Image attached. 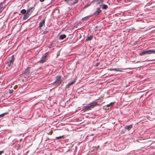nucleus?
Instances as JSON below:
<instances>
[{
    "instance_id": "19",
    "label": "nucleus",
    "mask_w": 155,
    "mask_h": 155,
    "mask_svg": "<svg viewBox=\"0 0 155 155\" xmlns=\"http://www.w3.org/2000/svg\"><path fill=\"white\" fill-rule=\"evenodd\" d=\"M75 82V81L74 80L73 81H72L71 82H70V83H69L68 84V85H67V86H70L72 84H73Z\"/></svg>"
},
{
    "instance_id": "14",
    "label": "nucleus",
    "mask_w": 155,
    "mask_h": 155,
    "mask_svg": "<svg viewBox=\"0 0 155 155\" xmlns=\"http://www.w3.org/2000/svg\"><path fill=\"white\" fill-rule=\"evenodd\" d=\"M66 37V35H62L60 36L59 38L61 40H62L65 38Z\"/></svg>"
},
{
    "instance_id": "12",
    "label": "nucleus",
    "mask_w": 155,
    "mask_h": 155,
    "mask_svg": "<svg viewBox=\"0 0 155 155\" xmlns=\"http://www.w3.org/2000/svg\"><path fill=\"white\" fill-rule=\"evenodd\" d=\"M29 16H30V15L28 14H27L26 13L24 15V17H23V19L24 20H25V19H27L29 17Z\"/></svg>"
},
{
    "instance_id": "8",
    "label": "nucleus",
    "mask_w": 155,
    "mask_h": 155,
    "mask_svg": "<svg viewBox=\"0 0 155 155\" xmlns=\"http://www.w3.org/2000/svg\"><path fill=\"white\" fill-rule=\"evenodd\" d=\"M45 20H43L41 21L39 23V27L40 28H41V27H42L45 24Z\"/></svg>"
},
{
    "instance_id": "24",
    "label": "nucleus",
    "mask_w": 155,
    "mask_h": 155,
    "mask_svg": "<svg viewBox=\"0 0 155 155\" xmlns=\"http://www.w3.org/2000/svg\"><path fill=\"white\" fill-rule=\"evenodd\" d=\"M9 93L10 94L12 93L13 92V90L11 89V90H10L9 91Z\"/></svg>"
},
{
    "instance_id": "27",
    "label": "nucleus",
    "mask_w": 155,
    "mask_h": 155,
    "mask_svg": "<svg viewBox=\"0 0 155 155\" xmlns=\"http://www.w3.org/2000/svg\"><path fill=\"white\" fill-rule=\"evenodd\" d=\"M3 153V151H0V155L2 154Z\"/></svg>"
},
{
    "instance_id": "10",
    "label": "nucleus",
    "mask_w": 155,
    "mask_h": 155,
    "mask_svg": "<svg viewBox=\"0 0 155 155\" xmlns=\"http://www.w3.org/2000/svg\"><path fill=\"white\" fill-rule=\"evenodd\" d=\"M101 12V11L98 8L96 12L94 13V15H97L98 14Z\"/></svg>"
},
{
    "instance_id": "17",
    "label": "nucleus",
    "mask_w": 155,
    "mask_h": 155,
    "mask_svg": "<svg viewBox=\"0 0 155 155\" xmlns=\"http://www.w3.org/2000/svg\"><path fill=\"white\" fill-rule=\"evenodd\" d=\"M114 103V102H111L109 104L106 105V106L107 107H110L112 106Z\"/></svg>"
},
{
    "instance_id": "7",
    "label": "nucleus",
    "mask_w": 155,
    "mask_h": 155,
    "mask_svg": "<svg viewBox=\"0 0 155 155\" xmlns=\"http://www.w3.org/2000/svg\"><path fill=\"white\" fill-rule=\"evenodd\" d=\"M104 0H94V2L96 3V4L98 5L102 2Z\"/></svg>"
},
{
    "instance_id": "21",
    "label": "nucleus",
    "mask_w": 155,
    "mask_h": 155,
    "mask_svg": "<svg viewBox=\"0 0 155 155\" xmlns=\"http://www.w3.org/2000/svg\"><path fill=\"white\" fill-rule=\"evenodd\" d=\"M108 6L107 5H104L102 8L103 9H106L107 8Z\"/></svg>"
},
{
    "instance_id": "11",
    "label": "nucleus",
    "mask_w": 155,
    "mask_h": 155,
    "mask_svg": "<svg viewBox=\"0 0 155 155\" xmlns=\"http://www.w3.org/2000/svg\"><path fill=\"white\" fill-rule=\"evenodd\" d=\"M108 70L110 71H121V70H119L118 69L115 68H110Z\"/></svg>"
},
{
    "instance_id": "9",
    "label": "nucleus",
    "mask_w": 155,
    "mask_h": 155,
    "mask_svg": "<svg viewBox=\"0 0 155 155\" xmlns=\"http://www.w3.org/2000/svg\"><path fill=\"white\" fill-rule=\"evenodd\" d=\"M132 125H127L124 127L125 129L127 130H130L132 128Z\"/></svg>"
},
{
    "instance_id": "20",
    "label": "nucleus",
    "mask_w": 155,
    "mask_h": 155,
    "mask_svg": "<svg viewBox=\"0 0 155 155\" xmlns=\"http://www.w3.org/2000/svg\"><path fill=\"white\" fill-rule=\"evenodd\" d=\"M78 0H74V1L73 2H72L71 3V5H73L74 4H75L78 2Z\"/></svg>"
},
{
    "instance_id": "22",
    "label": "nucleus",
    "mask_w": 155,
    "mask_h": 155,
    "mask_svg": "<svg viewBox=\"0 0 155 155\" xmlns=\"http://www.w3.org/2000/svg\"><path fill=\"white\" fill-rule=\"evenodd\" d=\"M63 136H60L59 137H56V139L58 140L62 138L63 137Z\"/></svg>"
},
{
    "instance_id": "15",
    "label": "nucleus",
    "mask_w": 155,
    "mask_h": 155,
    "mask_svg": "<svg viewBox=\"0 0 155 155\" xmlns=\"http://www.w3.org/2000/svg\"><path fill=\"white\" fill-rule=\"evenodd\" d=\"M93 38V36L92 35H90L89 36H88L86 39V41H90Z\"/></svg>"
},
{
    "instance_id": "3",
    "label": "nucleus",
    "mask_w": 155,
    "mask_h": 155,
    "mask_svg": "<svg viewBox=\"0 0 155 155\" xmlns=\"http://www.w3.org/2000/svg\"><path fill=\"white\" fill-rule=\"evenodd\" d=\"M34 9L33 7H31L27 10V13L29 15H30Z\"/></svg>"
},
{
    "instance_id": "29",
    "label": "nucleus",
    "mask_w": 155,
    "mask_h": 155,
    "mask_svg": "<svg viewBox=\"0 0 155 155\" xmlns=\"http://www.w3.org/2000/svg\"><path fill=\"white\" fill-rule=\"evenodd\" d=\"M45 0H39L41 2H43Z\"/></svg>"
},
{
    "instance_id": "2",
    "label": "nucleus",
    "mask_w": 155,
    "mask_h": 155,
    "mask_svg": "<svg viewBox=\"0 0 155 155\" xmlns=\"http://www.w3.org/2000/svg\"><path fill=\"white\" fill-rule=\"evenodd\" d=\"M48 55V53L47 52L44 54L41 58V59L40 61V63H43L45 62L47 60V55Z\"/></svg>"
},
{
    "instance_id": "31",
    "label": "nucleus",
    "mask_w": 155,
    "mask_h": 155,
    "mask_svg": "<svg viewBox=\"0 0 155 155\" xmlns=\"http://www.w3.org/2000/svg\"><path fill=\"white\" fill-rule=\"evenodd\" d=\"M117 0L118 1V2H119L121 0Z\"/></svg>"
},
{
    "instance_id": "30",
    "label": "nucleus",
    "mask_w": 155,
    "mask_h": 155,
    "mask_svg": "<svg viewBox=\"0 0 155 155\" xmlns=\"http://www.w3.org/2000/svg\"><path fill=\"white\" fill-rule=\"evenodd\" d=\"M4 114H2L1 115H0V117L3 116H4Z\"/></svg>"
},
{
    "instance_id": "13",
    "label": "nucleus",
    "mask_w": 155,
    "mask_h": 155,
    "mask_svg": "<svg viewBox=\"0 0 155 155\" xmlns=\"http://www.w3.org/2000/svg\"><path fill=\"white\" fill-rule=\"evenodd\" d=\"M14 56H12L11 57V59L10 60L9 62L11 64H13V61H14Z\"/></svg>"
},
{
    "instance_id": "1",
    "label": "nucleus",
    "mask_w": 155,
    "mask_h": 155,
    "mask_svg": "<svg viewBox=\"0 0 155 155\" xmlns=\"http://www.w3.org/2000/svg\"><path fill=\"white\" fill-rule=\"evenodd\" d=\"M61 77L60 76H58L55 78V81L53 83V85L55 86L59 85L62 82Z\"/></svg>"
},
{
    "instance_id": "6",
    "label": "nucleus",
    "mask_w": 155,
    "mask_h": 155,
    "mask_svg": "<svg viewBox=\"0 0 155 155\" xmlns=\"http://www.w3.org/2000/svg\"><path fill=\"white\" fill-rule=\"evenodd\" d=\"M147 54H155V50H147Z\"/></svg>"
},
{
    "instance_id": "18",
    "label": "nucleus",
    "mask_w": 155,
    "mask_h": 155,
    "mask_svg": "<svg viewBox=\"0 0 155 155\" xmlns=\"http://www.w3.org/2000/svg\"><path fill=\"white\" fill-rule=\"evenodd\" d=\"M26 10L25 9H22L21 11V13L23 14H25L26 13Z\"/></svg>"
},
{
    "instance_id": "23",
    "label": "nucleus",
    "mask_w": 155,
    "mask_h": 155,
    "mask_svg": "<svg viewBox=\"0 0 155 155\" xmlns=\"http://www.w3.org/2000/svg\"><path fill=\"white\" fill-rule=\"evenodd\" d=\"M73 0H64V1L67 2V3H69L70 2H71Z\"/></svg>"
},
{
    "instance_id": "28",
    "label": "nucleus",
    "mask_w": 155,
    "mask_h": 155,
    "mask_svg": "<svg viewBox=\"0 0 155 155\" xmlns=\"http://www.w3.org/2000/svg\"><path fill=\"white\" fill-rule=\"evenodd\" d=\"M12 64H11L10 63H9V62L8 63V64L9 66H10Z\"/></svg>"
},
{
    "instance_id": "4",
    "label": "nucleus",
    "mask_w": 155,
    "mask_h": 155,
    "mask_svg": "<svg viewBox=\"0 0 155 155\" xmlns=\"http://www.w3.org/2000/svg\"><path fill=\"white\" fill-rule=\"evenodd\" d=\"M91 109L94 108L97 105V103L96 102H93L89 104Z\"/></svg>"
},
{
    "instance_id": "16",
    "label": "nucleus",
    "mask_w": 155,
    "mask_h": 155,
    "mask_svg": "<svg viewBox=\"0 0 155 155\" xmlns=\"http://www.w3.org/2000/svg\"><path fill=\"white\" fill-rule=\"evenodd\" d=\"M146 54H147V51H142V52H140V55H141V56H142V55H146Z\"/></svg>"
},
{
    "instance_id": "5",
    "label": "nucleus",
    "mask_w": 155,
    "mask_h": 155,
    "mask_svg": "<svg viewBox=\"0 0 155 155\" xmlns=\"http://www.w3.org/2000/svg\"><path fill=\"white\" fill-rule=\"evenodd\" d=\"M90 109H91L90 107L88 104L87 105L85 106H84V107L83 110V111L84 112H85V111L87 110H89Z\"/></svg>"
},
{
    "instance_id": "26",
    "label": "nucleus",
    "mask_w": 155,
    "mask_h": 155,
    "mask_svg": "<svg viewBox=\"0 0 155 155\" xmlns=\"http://www.w3.org/2000/svg\"><path fill=\"white\" fill-rule=\"evenodd\" d=\"M17 87H18V86H17V85H15V86L14 87V88L15 89H16L17 88Z\"/></svg>"
},
{
    "instance_id": "25",
    "label": "nucleus",
    "mask_w": 155,
    "mask_h": 155,
    "mask_svg": "<svg viewBox=\"0 0 155 155\" xmlns=\"http://www.w3.org/2000/svg\"><path fill=\"white\" fill-rule=\"evenodd\" d=\"M88 17H84V18H82V20H84L85 19H87V18H88Z\"/></svg>"
}]
</instances>
